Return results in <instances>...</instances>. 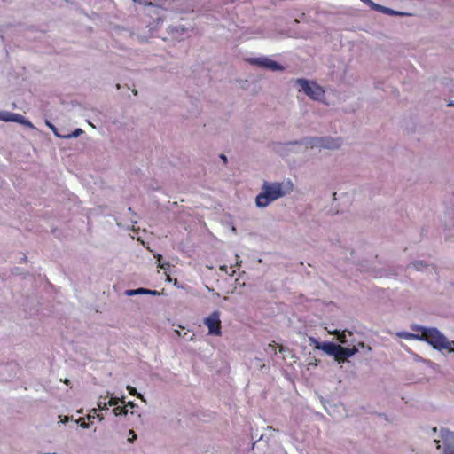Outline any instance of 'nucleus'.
<instances>
[{
	"mask_svg": "<svg viewBox=\"0 0 454 454\" xmlns=\"http://www.w3.org/2000/svg\"><path fill=\"white\" fill-rule=\"evenodd\" d=\"M412 329L418 333H405L400 336L406 340H419L427 341L434 347V348L442 350L445 349L449 352L454 353V340H449L442 333L436 328H426L419 325H413Z\"/></svg>",
	"mask_w": 454,
	"mask_h": 454,
	"instance_id": "1",
	"label": "nucleus"
},
{
	"mask_svg": "<svg viewBox=\"0 0 454 454\" xmlns=\"http://www.w3.org/2000/svg\"><path fill=\"white\" fill-rule=\"evenodd\" d=\"M282 183L264 182L262 186V192L256 196L255 202L259 207H265L274 200L284 197L287 192L292 191L293 185L289 183L286 185Z\"/></svg>",
	"mask_w": 454,
	"mask_h": 454,
	"instance_id": "2",
	"label": "nucleus"
},
{
	"mask_svg": "<svg viewBox=\"0 0 454 454\" xmlns=\"http://www.w3.org/2000/svg\"><path fill=\"white\" fill-rule=\"evenodd\" d=\"M436 448L442 447L441 454H454V432L448 429L441 430V440H434Z\"/></svg>",
	"mask_w": 454,
	"mask_h": 454,
	"instance_id": "3",
	"label": "nucleus"
},
{
	"mask_svg": "<svg viewBox=\"0 0 454 454\" xmlns=\"http://www.w3.org/2000/svg\"><path fill=\"white\" fill-rule=\"evenodd\" d=\"M297 83L300 84L301 90L304 91L306 95H308L310 98L318 100L322 97H324L325 91L324 90L315 82L309 83L305 79H298Z\"/></svg>",
	"mask_w": 454,
	"mask_h": 454,
	"instance_id": "4",
	"label": "nucleus"
},
{
	"mask_svg": "<svg viewBox=\"0 0 454 454\" xmlns=\"http://www.w3.org/2000/svg\"><path fill=\"white\" fill-rule=\"evenodd\" d=\"M309 144L311 148L336 149L340 146L341 142L340 138L314 137L310 139Z\"/></svg>",
	"mask_w": 454,
	"mask_h": 454,
	"instance_id": "5",
	"label": "nucleus"
},
{
	"mask_svg": "<svg viewBox=\"0 0 454 454\" xmlns=\"http://www.w3.org/2000/svg\"><path fill=\"white\" fill-rule=\"evenodd\" d=\"M204 324L208 328V334L221 336V320H220V312L215 310L212 312L207 318L204 320Z\"/></svg>",
	"mask_w": 454,
	"mask_h": 454,
	"instance_id": "6",
	"label": "nucleus"
},
{
	"mask_svg": "<svg viewBox=\"0 0 454 454\" xmlns=\"http://www.w3.org/2000/svg\"><path fill=\"white\" fill-rule=\"evenodd\" d=\"M247 61L252 64V65H255V66H258V67H264V68H267V69H270V70H272V71H277V70H282L283 67L282 66H280L278 62L267 58V57H263V58H250L247 59Z\"/></svg>",
	"mask_w": 454,
	"mask_h": 454,
	"instance_id": "7",
	"label": "nucleus"
},
{
	"mask_svg": "<svg viewBox=\"0 0 454 454\" xmlns=\"http://www.w3.org/2000/svg\"><path fill=\"white\" fill-rule=\"evenodd\" d=\"M337 349L339 350L335 351L333 357L338 363L344 362L347 358L352 356L356 352V348H347L340 345H338Z\"/></svg>",
	"mask_w": 454,
	"mask_h": 454,
	"instance_id": "8",
	"label": "nucleus"
},
{
	"mask_svg": "<svg viewBox=\"0 0 454 454\" xmlns=\"http://www.w3.org/2000/svg\"><path fill=\"white\" fill-rule=\"evenodd\" d=\"M338 348V345L333 343V342H323V343H320V342H317L316 344V348L317 349H321L323 350L324 352H325L327 355L329 356H334V353Z\"/></svg>",
	"mask_w": 454,
	"mask_h": 454,
	"instance_id": "9",
	"label": "nucleus"
},
{
	"mask_svg": "<svg viewBox=\"0 0 454 454\" xmlns=\"http://www.w3.org/2000/svg\"><path fill=\"white\" fill-rule=\"evenodd\" d=\"M10 120H11L10 121H12V122H17V123L27 125L29 127H33L32 123L29 121L26 120V118L23 115L19 114L12 113Z\"/></svg>",
	"mask_w": 454,
	"mask_h": 454,
	"instance_id": "10",
	"label": "nucleus"
},
{
	"mask_svg": "<svg viewBox=\"0 0 454 454\" xmlns=\"http://www.w3.org/2000/svg\"><path fill=\"white\" fill-rule=\"evenodd\" d=\"M372 8L373 10H376V11H380L382 12L383 13H386V14H400L399 12H396L387 7H385V6H381L380 4H377L375 3H373Z\"/></svg>",
	"mask_w": 454,
	"mask_h": 454,
	"instance_id": "11",
	"label": "nucleus"
},
{
	"mask_svg": "<svg viewBox=\"0 0 454 454\" xmlns=\"http://www.w3.org/2000/svg\"><path fill=\"white\" fill-rule=\"evenodd\" d=\"M147 289L146 288H137V289H129L126 291V294L128 296H134L138 294H146Z\"/></svg>",
	"mask_w": 454,
	"mask_h": 454,
	"instance_id": "12",
	"label": "nucleus"
},
{
	"mask_svg": "<svg viewBox=\"0 0 454 454\" xmlns=\"http://www.w3.org/2000/svg\"><path fill=\"white\" fill-rule=\"evenodd\" d=\"M113 412L115 416H121V415H127L128 414V409L127 406H116L114 408Z\"/></svg>",
	"mask_w": 454,
	"mask_h": 454,
	"instance_id": "13",
	"label": "nucleus"
},
{
	"mask_svg": "<svg viewBox=\"0 0 454 454\" xmlns=\"http://www.w3.org/2000/svg\"><path fill=\"white\" fill-rule=\"evenodd\" d=\"M47 125L51 128V129L52 130V132L54 133V135L58 137H60V138H67L66 136H67V133H61L59 131V129L52 124H51L50 122L47 121Z\"/></svg>",
	"mask_w": 454,
	"mask_h": 454,
	"instance_id": "14",
	"label": "nucleus"
},
{
	"mask_svg": "<svg viewBox=\"0 0 454 454\" xmlns=\"http://www.w3.org/2000/svg\"><path fill=\"white\" fill-rule=\"evenodd\" d=\"M120 402H121L122 404H125V400H124V398H122L121 400H120L119 398H116V397H111V398L109 399V401L107 402V404H108V406H116Z\"/></svg>",
	"mask_w": 454,
	"mask_h": 454,
	"instance_id": "15",
	"label": "nucleus"
},
{
	"mask_svg": "<svg viewBox=\"0 0 454 454\" xmlns=\"http://www.w3.org/2000/svg\"><path fill=\"white\" fill-rule=\"evenodd\" d=\"M83 133V130L82 129H76L74 132L72 133H67V136L66 137L67 138H73V137H77L78 136H80L81 134Z\"/></svg>",
	"mask_w": 454,
	"mask_h": 454,
	"instance_id": "16",
	"label": "nucleus"
},
{
	"mask_svg": "<svg viewBox=\"0 0 454 454\" xmlns=\"http://www.w3.org/2000/svg\"><path fill=\"white\" fill-rule=\"evenodd\" d=\"M12 114V113H10V112H1L0 113V121H10V118H11V115Z\"/></svg>",
	"mask_w": 454,
	"mask_h": 454,
	"instance_id": "17",
	"label": "nucleus"
},
{
	"mask_svg": "<svg viewBox=\"0 0 454 454\" xmlns=\"http://www.w3.org/2000/svg\"><path fill=\"white\" fill-rule=\"evenodd\" d=\"M127 389L131 395H137V397L142 398V395L137 392L135 387L128 386Z\"/></svg>",
	"mask_w": 454,
	"mask_h": 454,
	"instance_id": "18",
	"label": "nucleus"
},
{
	"mask_svg": "<svg viewBox=\"0 0 454 454\" xmlns=\"http://www.w3.org/2000/svg\"><path fill=\"white\" fill-rule=\"evenodd\" d=\"M108 408V404L106 402H102V401H99L98 403V411H103V410H106Z\"/></svg>",
	"mask_w": 454,
	"mask_h": 454,
	"instance_id": "19",
	"label": "nucleus"
},
{
	"mask_svg": "<svg viewBox=\"0 0 454 454\" xmlns=\"http://www.w3.org/2000/svg\"><path fill=\"white\" fill-rule=\"evenodd\" d=\"M269 347L278 348L279 352H282L284 348L282 345H278L275 341H272V343L269 344Z\"/></svg>",
	"mask_w": 454,
	"mask_h": 454,
	"instance_id": "20",
	"label": "nucleus"
},
{
	"mask_svg": "<svg viewBox=\"0 0 454 454\" xmlns=\"http://www.w3.org/2000/svg\"><path fill=\"white\" fill-rule=\"evenodd\" d=\"M338 340L341 342V343H345L346 342V335L344 333H342L341 334L338 335Z\"/></svg>",
	"mask_w": 454,
	"mask_h": 454,
	"instance_id": "21",
	"label": "nucleus"
},
{
	"mask_svg": "<svg viewBox=\"0 0 454 454\" xmlns=\"http://www.w3.org/2000/svg\"><path fill=\"white\" fill-rule=\"evenodd\" d=\"M146 294H150V295H159L160 293L156 290H151V289H147V293Z\"/></svg>",
	"mask_w": 454,
	"mask_h": 454,
	"instance_id": "22",
	"label": "nucleus"
},
{
	"mask_svg": "<svg viewBox=\"0 0 454 454\" xmlns=\"http://www.w3.org/2000/svg\"><path fill=\"white\" fill-rule=\"evenodd\" d=\"M129 434H131V438L129 439V442H133L137 438V434L133 430L129 431Z\"/></svg>",
	"mask_w": 454,
	"mask_h": 454,
	"instance_id": "23",
	"label": "nucleus"
},
{
	"mask_svg": "<svg viewBox=\"0 0 454 454\" xmlns=\"http://www.w3.org/2000/svg\"><path fill=\"white\" fill-rule=\"evenodd\" d=\"M221 159L223 160V163H227V157L224 154H221Z\"/></svg>",
	"mask_w": 454,
	"mask_h": 454,
	"instance_id": "24",
	"label": "nucleus"
},
{
	"mask_svg": "<svg viewBox=\"0 0 454 454\" xmlns=\"http://www.w3.org/2000/svg\"><path fill=\"white\" fill-rule=\"evenodd\" d=\"M126 406H129V407L133 408V407H135V403L133 402H128Z\"/></svg>",
	"mask_w": 454,
	"mask_h": 454,
	"instance_id": "25",
	"label": "nucleus"
},
{
	"mask_svg": "<svg viewBox=\"0 0 454 454\" xmlns=\"http://www.w3.org/2000/svg\"><path fill=\"white\" fill-rule=\"evenodd\" d=\"M419 265H422V263H421V262H415V263H414V267H415L416 269H419Z\"/></svg>",
	"mask_w": 454,
	"mask_h": 454,
	"instance_id": "26",
	"label": "nucleus"
},
{
	"mask_svg": "<svg viewBox=\"0 0 454 454\" xmlns=\"http://www.w3.org/2000/svg\"><path fill=\"white\" fill-rule=\"evenodd\" d=\"M161 258H162L161 254H159V255L157 256V259H158V261H159V262H160Z\"/></svg>",
	"mask_w": 454,
	"mask_h": 454,
	"instance_id": "27",
	"label": "nucleus"
},
{
	"mask_svg": "<svg viewBox=\"0 0 454 454\" xmlns=\"http://www.w3.org/2000/svg\"><path fill=\"white\" fill-rule=\"evenodd\" d=\"M65 383L67 385L69 383V380H65Z\"/></svg>",
	"mask_w": 454,
	"mask_h": 454,
	"instance_id": "28",
	"label": "nucleus"
},
{
	"mask_svg": "<svg viewBox=\"0 0 454 454\" xmlns=\"http://www.w3.org/2000/svg\"><path fill=\"white\" fill-rule=\"evenodd\" d=\"M449 106H454V104L451 103V104H449Z\"/></svg>",
	"mask_w": 454,
	"mask_h": 454,
	"instance_id": "29",
	"label": "nucleus"
}]
</instances>
